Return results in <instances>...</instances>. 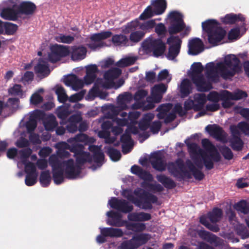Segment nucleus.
<instances>
[{
    "mask_svg": "<svg viewBox=\"0 0 249 249\" xmlns=\"http://www.w3.org/2000/svg\"><path fill=\"white\" fill-rule=\"evenodd\" d=\"M218 71L224 79H230L241 72L240 61L235 55L231 54L225 56L223 62L217 63L216 66L213 62L207 63L205 74L209 81L217 82L219 81Z\"/></svg>",
    "mask_w": 249,
    "mask_h": 249,
    "instance_id": "1",
    "label": "nucleus"
},
{
    "mask_svg": "<svg viewBox=\"0 0 249 249\" xmlns=\"http://www.w3.org/2000/svg\"><path fill=\"white\" fill-rule=\"evenodd\" d=\"M72 162V160L61 161L55 155L50 157L49 162L52 168L53 178L55 184L59 185L64 181V167H65V174L68 179H73L77 177L79 173H75Z\"/></svg>",
    "mask_w": 249,
    "mask_h": 249,
    "instance_id": "2",
    "label": "nucleus"
},
{
    "mask_svg": "<svg viewBox=\"0 0 249 249\" xmlns=\"http://www.w3.org/2000/svg\"><path fill=\"white\" fill-rule=\"evenodd\" d=\"M202 28L207 34L208 42L213 46H217L226 34V31L220 26V23L213 19L203 22Z\"/></svg>",
    "mask_w": 249,
    "mask_h": 249,
    "instance_id": "3",
    "label": "nucleus"
},
{
    "mask_svg": "<svg viewBox=\"0 0 249 249\" xmlns=\"http://www.w3.org/2000/svg\"><path fill=\"white\" fill-rule=\"evenodd\" d=\"M191 68L192 71L189 76L198 91L207 92L213 89L211 82L206 81L202 73L204 68L200 62L194 63Z\"/></svg>",
    "mask_w": 249,
    "mask_h": 249,
    "instance_id": "4",
    "label": "nucleus"
},
{
    "mask_svg": "<svg viewBox=\"0 0 249 249\" xmlns=\"http://www.w3.org/2000/svg\"><path fill=\"white\" fill-rule=\"evenodd\" d=\"M143 54H150L158 57L162 55L166 49L165 44L160 38L149 37L145 39L142 43Z\"/></svg>",
    "mask_w": 249,
    "mask_h": 249,
    "instance_id": "5",
    "label": "nucleus"
},
{
    "mask_svg": "<svg viewBox=\"0 0 249 249\" xmlns=\"http://www.w3.org/2000/svg\"><path fill=\"white\" fill-rule=\"evenodd\" d=\"M150 238L151 235L149 233L135 234L131 239L123 242L121 244L120 249H136L145 244Z\"/></svg>",
    "mask_w": 249,
    "mask_h": 249,
    "instance_id": "6",
    "label": "nucleus"
},
{
    "mask_svg": "<svg viewBox=\"0 0 249 249\" xmlns=\"http://www.w3.org/2000/svg\"><path fill=\"white\" fill-rule=\"evenodd\" d=\"M168 170L175 177L181 178H191L190 172L186 170L183 161L180 159H177L175 162L169 163Z\"/></svg>",
    "mask_w": 249,
    "mask_h": 249,
    "instance_id": "7",
    "label": "nucleus"
},
{
    "mask_svg": "<svg viewBox=\"0 0 249 249\" xmlns=\"http://www.w3.org/2000/svg\"><path fill=\"white\" fill-rule=\"evenodd\" d=\"M50 51L48 54V60L53 63L57 62L61 58L66 57L70 53L68 47L57 44L51 46Z\"/></svg>",
    "mask_w": 249,
    "mask_h": 249,
    "instance_id": "8",
    "label": "nucleus"
},
{
    "mask_svg": "<svg viewBox=\"0 0 249 249\" xmlns=\"http://www.w3.org/2000/svg\"><path fill=\"white\" fill-rule=\"evenodd\" d=\"M187 146L190 153L201 156L204 165L207 170H211L214 167L213 162L207 152L199 148L196 143H188Z\"/></svg>",
    "mask_w": 249,
    "mask_h": 249,
    "instance_id": "9",
    "label": "nucleus"
},
{
    "mask_svg": "<svg viewBox=\"0 0 249 249\" xmlns=\"http://www.w3.org/2000/svg\"><path fill=\"white\" fill-rule=\"evenodd\" d=\"M167 43L170 45L167 57L169 60H173L180 52L182 40L179 36H171L167 38Z\"/></svg>",
    "mask_w": 249,
    "mask_h": 249,
    "instance_id": "10",
    "label": "nucleus"
},
{
    "mask_svg": "<svg viewBox=\"0 0 249 249\" xmlns=\"http://www.w3.org/2000/svg\"><path fill=\"white\" fill-rule=\"evenodd\" d=\"M112 34L110 31H107L91 35L89 39L92 42L88 45L89 47L92 50L103 47L106 45L103 40L111 37Z\"/></svg>",
    "mask_w": 249,
    "mask_h": 249,
    "instance_id": "11",
    "label": "nucleus"
},
{
    "mask_svg": "<svg viewBox=\"0 0 249 249\" xmlns=\"http://www.w3.org/2000/svg\"><path fill=\"white\" fill-rule=\"evenodd\" d=\"M101 234L96 237V241L98 243L103 244L107 242L106 237H121L124 235V232L121 229L112 227L103 228L101 229Z\"/></svg>",
    "mask_w": 249,
    "mask_h": 249,
    "instance_id": "12",
    "label": "nucleus"
},
{
    "mask_svg": "<svg viewBox=\"0 0 249 249\" xmlns=\"http://www.w3.org/2000/svg\"><path fill=\"white\" fill-rule=\"evenodd\" d=\"M110 206L118 211L124 213H129L133 210V206L128 201L123 199L113 197L109 200Z\"/></svg>",
    "mask_w": 249,
    "mask_h": 249,
    "instance_id": "13",
    "label": "nucleus"
},
{
    "mask_svg": "<svg viewBox=\"0 0 249 249\" xmlns=\"http://www.w3.org/2000/svg\"><path fill=\"white\" fill-rule=\"evenodd\" d=\"M76 160V164L74 165V160L72 159H69L68 160H72V164L75 173L78 172L77 177L80 174L82 169V165H84L86 162L91 163L92 162V157L89 153L88 152H84L82 153L77 154V155H74Z\"/></svg>",
    "mask_w": 249,
    "mask_h": 249,
    "instance_id": "14",
    "label": "nucleus"
},
{
    "mask_svg": "<svg viewBox=\"0 0 249 249\" xmlns=\"http://www.w3.org/2000/svg\"><path fill=\"white\" fill-rule=\"evenodd\" d=\"M163 156L160 151L154 152L151 155L150 163L156 170L162 172L165 170L166 162L163 159Z\"/></svg>",
    "mask_w": 249,
    "mask_h": 249,
    "instance_id": "15",
    "label": "nucleus"
},
{
    "mask_svg": "<svg viewBox=\"0 0 249 249\" xmlns=\"http://www.w3.org/2000/svg\"><path fill=\"white\" fill-rule=\"evenodd\" d=\"M134 193L135 195L143 199L142 207L143 209H151L152 208L151 203H155L158 201V197L149 192L144 191L142 193H140L139 191L135 190Z\"/></svg>",
    "mask_w": 249,
    "mask_h": 249,
    "instance_id": "16",
    "label": "nucleus"
},
{
    "mask_svg": "<svg viewBox=\"0 0 249 249\" xmlns=\"http://www.w3.org/2000/svg\"><path fill=\"white\" fill-rule=\"evenodd\" d=\"M202 145L204 149L210 152L209 156L212 159L213 162H217L220 161L221 157L220 154L209 139H203L202 140Z\"/></svg>",
    "mask_w": 249,
    "mask_h": 249,
    "instance_id": "17",
    "label": "nucleus"
},
{
    "mask_svg": "<svg viewBox=\"0 0 249 249\" xmlns=\"http://www.w3.org/2000/svg\"><path fill=\"white\" fill-rule=\"evenodd\" d=\"M122 73V71L117 68H112L106 71L104 75L106 81L103 84L104 88L109 89L113 83V80L118 78Z\"/></svg>",
    "mask_w": 249,
    "mask_h": 249,
    "instance_id": "18",
    "label": "nucleus"
},
{
    "mask_svg": "<svg viewBox=\"0 0 249 249\" xmlns=\"http://www.w3.org/2000/svg\"><path fill=\"white\" fill-rule=\"evenodd\" d=\"M205 130L211 136L217 140L222 141L225 138L224 131L218 124H208L205 127Z\"/></svg>",
    "mask_w": 249,
    "mask_h": 249,
    "instance_id": "19",
    "label": "nucleus"
},
{
    "mask_svg": "<svg viewBox=\"0 0 249 249\" xmlns=\"http://www.w3.org/2000/svg\"><path fill=\"white\" fill-rule=\"evenodd\" d=\"M156 19H150L139 25L140 29L142 31H148L152 29L156 26ZM139 22L138 20L132 21L127 24V27L131 30L135 29L139 26Z\"/></svg>",
    "mask_w": 249,
    "mask_h": 249,
    "instance_id": "20",
    "label": "nucleus"
},
{
    "mask_svg": "<svg viewBox=\"0 0 249 249\" xmlns=\"http://www.w3.org/2000/svg\"><path fill=\"white\" fill-rule=\"evenodd\" d=\"M34 71L37 77L41 78L48 76L50 73L48 63L41 58L39 59L38 63L35 66Z\"/></svg>",
    "mask_w": 249,
    "mask_h": 249,
    "instance_id": "21",
    "label": "nucleus"
},
{
    "mask_svg": "<svg viewBox=\"0 0 249 249\" xmlns=\"http://www.w3.org/2000/svg\"><path fill=\"white\" fill-rule=\"evenodd\" d=\"M36 8V7L35 4L30 1H22L17 7L18 15L21 14L27 16L33 15Z\"/></svg>",
    "mask_w": 249,
    "mask_h": 249,
    "instance_id": "22",
    "label": "nucleus"
},
{
    "mask_svg": "<svg viewBox=\"0 0 249 249\" xmlns=\"http://www.w3.org/2000/svg\"><path fill=\"white\" fill-rule=\"evenodd\" d=\"M89 149L93 153L92 161L98 164L99 167L101 166L105 159V155L101 148L97 145H92L89 146Z\"/></svg>",
    "mask_w": 249,
    "mask_h": 249,
    "instance_id": "23",
    "label": "nucleus"
},
{
    "mask_svg": "<svg viewBox=\"0 0 249 249\" xmlns=\"http://www.w3.org/2000/svg\"><path fill=\"white\" fill-rule=\"evenodd\" d=\"M189 53L196 55L204 50V44L199 38H195L190 40L188 44Z\"/></svg>",
    "mask_w": 249,
    "mask_h": 249,
    "instance_id": "24",
    "label": "nucleus"
},
{
    "mask_svg": "<svg viewBox=\"0 0 249 249\" xmlns=\"http://www.w3.org/2000/svg\"><path fill=\"white\" fill-rule=\"evenodd\" d=\"M86 74L84 77V82L86 85L92 83L97 77L98 72L97 66L95 64L88 65L86 67Z\"/></svg>",
    "mask_w": 249,
    "mask_h": 249,
    "instance_id": "25",
    "label": "nucleus"
},
{
    "mask_svg": "<svg viewBox=\"0 0 249 249\" xmlns=\"http://www.w3.org/2000/svg\"><path fill=\"white\" fill-rule=\"evenodd\" d=\"M107 215L111 219H108L107 223L108 225L114 227H122L125 222L122 220V215L117 212L110 211L107 212Z\"/></svg>",
    "mask_w": 249,
    "mask_h": 249,
    "instance_id": "26",
    "label": "nucleus"
},
{
    "mask_svg": "<svg viewBox=\"0 0 249 249\" xmlns=\"http://www.w3.org/2000/svg\"><path fill=\"white\" fill-rule=\"evenodd\" d=\"M87 50L83 46H74L71 48V59L74 61H79L84 59L86 56Z\"/></svg>",
    "mask_w": 249,
    "mask_h": 249,
    "instance_id": "27",
    "label": "nucleus"
},
{
    "mask_svg": "<svg viewBox=\"0 0 249 249\" xmlns=\"http://www.w3.org/2000/svg\"><path fill=\"white\" fill-rule=\"evenodd\" d=\"M16 5H13L12 8H4L1 11L0 16L4 19L15 21L18 19V9L15 10L14 8Z\"/></svg>",
    "mask_w": 249,
    "mask_h": 249,
    "instance_id": "28",
    "label": "nucleus"
},
{
    "mask_svg": "<svg viewBox=\"0 0 249 249\" xmlns=\"http://www.w3.org/2000/svg\"><path fill=\"white\" fill-rule=\"evenodd\" d=\"M65 83L67 86H71L73 90L77 91L82 89L84 86V82L82 80L79 79L75 74H72L67 77Z\"/></svg>",
    "mask_w": 249,
    "mask_h": 249,
    "instance_id": "29",
    "label": "nucleus"
},
{
    "mask_svg": "<svg viewBox=\"0 0 249 249\" xmlns=\"http://www.w3.org/2000/svg\"><path fill=\"white\" fill-rule=\"evenodd\" d=\"M238 21H245V18L241 15L233 13L227 14L221 18V21L225 24H233Z\"/></svg>",
    "mask_w": 249,
    "mask_h": 249,
    "instance_id": "30",
    "label": "nucleus"
},
{
    "mask_svg": "<svg viewBox=\"0 0 249 249\" xmlns=\"http://www.w3.org/2000/svg\"><path fill=\"white\" fill-rule=\"evenodd\" d=\"M151 5L155 12L156 15L162 14L167 7L166 0H154L152 1Z\"/></svg>",
    "mask_w": 249,
    "mask_h": 249,
    "instance_id": "31",
    "label": "nucleus"
},
{
    "mask_svg": "<svg viewBox=\"0 0 249 249\" xmlns=\"http://www.w3.org/2000/svg\"><path fill=\"white\" fill-rule=\"evenodd\" d=\"M231 134L236 135H240V130L242 133L246 134L247 131H249V124L245 121H242L238 123L236 125H232L230 126Z\"/></svg>",
    "mask_w": 249,
    "mask_h": 249,
    "instance_id": "32",
    "label": "nucleus"
},
{
    "mask_svg": "<svg viewBox=\"0 0 249 249\" xmlns=\"http://www.w3.org/2000/svg\"><path fill=\"white\" fill-rule=\"evenodd\" d=\"M194 102L195 103L194 110L198 111L201 110L207 101L206 96L204 93H196L194 95Z\"/></svg>",
    "mask_w": 249,
    "mask_h": 249,
    "instance_id": "33",
    "label": "nucleus"
},
{
    "mask_svg": "<svg viewBox=\"0 0 249 249\" xmlns=\"http://www.w3.org/2000/svg\"><path fill=\"white\" fill-rule=\"evenodd\" d=\"M156 178L160 182L168 189H172L176 187V182L172 178L165 175H157Z\"/></svg>",
    "mask_w": 249,
    "mask_h": 249,
    "instance_id": "34",
    "label": "nucleus"
},
{
    "mask_svg": "<svg viewBox=\"0 0 249 249\" xmlns=\"http://www.w3.org/2000/svg\"><path fill=\"white\" fill-rule=\"evenodd\" d=\"M154 116L152 113L145 114L139 122L138 126L139 129L142 131H145L149 128L151 122L154 119Z\"/></svg>",
    "mask_w": 249,
    "mask_h": 249,
    "instance_id": "35",
    "label": "nucleus"
},
{
    "mask_svg": "<svg viewBox=\"0 0 249 249\" xmlns=\"http://www.w3.org/2000/svg\"><path fill=\"white\" fill-rule=\"evenodd\" d=\"M186 165L196 179L200 181L204 178L205 175L203 173L197 169L191 160H187Z\"/></svg>",
    "mask_w": 249,
    "mask_h": 249,
    "instance_id": "36",
    "label": "nucleus"
},
{
    "mask_svg": "<svg viewBox=\"0 0 249 249\" xmlns=\"http://www.w3.org/2000/svg\"><path fill=\"white\" fill-rule=\"evenodd\" d=\"M192 84L188 79L182 80L180 85V92L182 97L188 96L192 91Z\"/></svg>",
    "mask_w": 249,
    "mask_h": 249,
    "instance_id": "37",
    "label": "nucleus"
},
{
    "mask_svg": "<svg viewBox=\"0 0 249 249\" xmlns=\"http://www.w3.org/2000/svg\"><path fill=\"white\" fill-rule=\"evenodd\" d=\"M226 96L231 100L237 101L247 97L248 93L245 91L237 89L233 92L227 90Z\"/></svg>",
    "mask_w": 249,
    "mask_h": 249,
    "instance_id": "38",
    "label": "nucleus"
},
{
    "mask_svg": "<svg viewBox=\"0 0 249 249\" xmlns=\"http://www.w3.org/2000/svg\"><path fill=\"white\" fill-rule=\"evenodd\" d=\"M41 112L40 110H36V112L30 117L29 120L26 123V127L28 133H31L36 127L37 122L35 119L39 116V114Z\"/></svg>",
    "mask_w": 249,
    "mask_h": 249,
    "instance_id": "39",
    "label": "nucleus"
},
{
    "mask_svg": "<svg viewBox=\"0 0 249 249\" xmlns=\"http://www.w3.org/2000/svg\"><path fill=\"white\" fill-rule=\"evenodd\" d=\"M185 27L184 22H171L168 32L171 36L181 32Z\"/></svg>",
    "mask_w": 249,
    "mask_h": 249,
    "instance_id": "40",
    "label": "nucleus"
},
{
    "mask_svg": "<svg viewBox=\"0 0 249 249\" xmlns=\"http://www.w3.org/2000/svg\"><path fill=\"white\" fill-rule=\"evenodd\" d=\"M223 214L221 209L215 208L212 212L208 213V217L211 222L213 223H216L219 221Z\"/></svg>",
    "mask_w": 249,
    "mask_h": 249,
    "instance_id": "41",
    "label": "nucleus"
},
{
    "mask_svg": "<svg viewBox=\"0 0 249 249\" xmlns=\"http://www.w3.org/2000/svg\"><path fill=\"white\" fill-rule=\"evenodd\" d=\"M65 148L70 150L71 152L74 153V155H77L80 153H82L84 151V146L82 144L75 142L71 145H70L65 143Z\"/></svg>",
    "mask_w": 249,
    "mask_h": 249,
    "instance_id": "42",
    "label": "nucleus"
},
{
    "mask_svg": "<svg viewBox=\"0 0 249 249\" xmlns=\"http://www.w3.org/2000/svg\"><path fill=\"white\" fill-rule=\"evenodd\" d=\"M233 136V139L231 141V147L233 150L240 151L242 150L244 143L240 138V135H236L231 134Z\"/></svg>",
    "mask_w": 249,
    "mask_h": 249,
    "instance_id": "43",
    "label": "nucleus"
},
{
    "mask_svg": "<svg viewBox=\"0 0 249 249\" xmlns=\"http://www.w3.org/2000/svg\"><path fill=\"white\" fill-rule=\"evenodd\" d=\"M39 181L41 186L43 187H47L50 185L51 181V177L49 170L41 172L39 177Z\"/></svg>",
    "mask_w": 249,
    "mask_h": 249,
    "instance_id": "44",
    "label": "nucleus"
},
{
    "mask_svg": "<svg viewBox=\"0 0 249 249\" xmlns=\"http://www.w3.org/2000/svg\"><path fill=\"white\" fill-rule=\"evenodd\" d=\"M57 125L55 117L53 115H50L44 122V125L46 130H53Z\"/></svg>",
    "mask_w": 249,
    "mask_h": 249,
    "instance_id": "45",
    "label": "nucleus"
},
{
    "mask_svg": "<svg viewBox=\"0 0 249 249\" xmlns=\"http://www.w3.org/2000/svg\"><path fill=\"white\" fill-rule=\"evenodd\" d=\"M128 40L124 35H115L112 37V42L116 46L125 45Z\"/></svg>",
    "mask_w": 249,
    "mask_h": 249,
    "instance_id": "46",
    "label": "nucleus"
},
{
    "mask_svg": "<svg viewBox=\"0 0 249 249\" xmlns=\"http://www.w3.org/2000/svg\"><path fill=\"white\" fill-rule=\"evenodd\" d=\"M55 93L57 95L58 100L60 103H64L68 99L64 88L61 86H57Z\"/></svg>",
    "mask_w": 249,
    "mask_h": 249,
    "instance_id": "47",
    "label": "nucleus"
},
{
    "mask_svg": "<svg viewBox=\"0 0 249 249\" xmlns=\"http://www.w3.org/2000/svg\"><path fill=\"white\" fill-rule=\"evenodd\" d=\"M126 229L135 232H142L146 229L145 224L142 223H131L126 225Z\"/></svg>",
    "mask_w": 249,
    "mask_h": 249,
    "instance_id": "48",
    "label": "nucleus"
},
{
    "mask_svg": "<svg viewBox=\"0 0 249 249\" xmlns=\"http://www.w3.org/2000/svg\"><path fill=\"white\" fill-rule=\"evenodd\" d=\"M107 155L113 161L119 160L122 157L120 151L113 147H109L107 152Z\"/></svg>",
    "mask_w": 249,
    "mask_h": 249,
    "instance_id": "49",
    "label": "nucleus"
},
{
    "mask_svg": "<svg viewBox=\"0 0 249 249\" xmlns=\"http://www.w3.org/2000/svg\"><path fill=\"white\" fill-rule=\"evenodd\" d=\"M18 29V26L14 23L5 22L4 31L5 34L7 35H14Z\"/></svg>",
    "mask_w": 249,
    "mask_h": 249,
    "instance_id": "50",
    "label": "nucleus"
},
{
    "mask_svg": "<svg viewBox=\"0 0 249 249\" xmlns=\"http://www.w3.org/2000/svg\"><path fill=\"white\" fill-rule=\"evenodd\" d=\"M155 15H156V14H155V12L152 7V5H150L148 6L140 15L139 19L144 20L150 18Z\"/></svg>",
    "mask_w": 249,
    "mask_h": 249,
    "instance_id": "51",
    "label": "nucleus"
},
{
    "mask_svg": "<svg viewBox=\"0 0 249 249\" xmlns=\"http://www.w3.org/2000/svg\"><path fill=\"white\" fill-rule=\"evenodd\" d=\"M236 209L244 214L249 213V204L246 200H242L235 205Z\"/></svg>",
    "mask_w": 249,
    "mask_h": 249,
    "instance_id": "52",
    "label": "nucleus"
},
{
    "mask_svg": "<svg viewBox=\"0 0 249 249\" xmlns=\"http://www.w3.org/2000/svg\"><path fill=\"white\" fill-rule=\"evenodd\" d=\"M136 59L133 57H128L120 59L117 62L116 65L120 68H124L133 65L135 62Z\"/></svg>",
    "mask_w": 249,
    "mask_h": 249,
    "instance_id": "53",
    "label": "nucleus"
},
{
    "mask_svg": "<svg viewBox=\"0 0 249 249\" xmlns=\"http://www.w3.org/2000/svg\"><path fill=\"white\" fill-rule=\"evenodd\" d=\"M200 237L204 239H208L211 242H216L219 239L215 235L205 230H200L198 232Z\"/></svg>",
    "mask_w": 249,
    "mask_h": 249,
    "instance_id": "54",
    "label": "nucleus"
},
{
    "mask_svg": "<svg viewBox=\"0 0 249 249\" xmlns=\"http://www.w3.org/2000/svg\"><path fill=\"white\" fill-rule=\"evenodd\" d=\"M145 35V33L142 31H136L132 32L129 36V39L133 42H138L142 39Z\"/></svg>",
    "mask_w": 249,
    "mask_h": 249,
    "instance_id": "55",
    "label": "nucleus"
},
{
    "mask_svg": "<svg viewBox=\"0 0 249 249\" xmlns=\"http://www.w3.org/2000/svg\"><path fill=\"white\" fill-rule=\"evenodd\" d=\"M168 18L171 20V22H184L182 14L176 11L171 12Z\"/></svg>",
    "mask_w": 249,
    "mask_h": 249,
    "instance_id": "56",
    "label": "nucleus"
},
{
    "mask_svg": "<svg viewBox=\"0 0 249 249\" xmlns=\"http://www.w3.org/2000/svg\"><path fill=\"white\" fill-rule=\"evenodd\" d=\"M74 140L75 142H83L86 144L88 143H92L94 142L93 139L89 138L87 135L85 134L77 135L75 136Z\"/></svg>",
    "mask_w": 249,
    "mask_h": 249,
    "instance_id": "57",
    "label": "nucleus"
},
{
    "mask_svg": "<svg viewBox=\"0 0 249 249\" xmlns=\"http://www.w3.org/2000/svg\"><path fill=\"white\" fill-rule=\"evenodd\" d=\"M227 90H225L223 94H221V100L222 101V106L224 108H229L233 105V103L231 102V98H227L226 96Z\"/></svg>",
    "mask_w": 249,
    "mask_h": 249,
    "instance_id": "58",
    "label": "nucleus"
},
{
    "mask_svg": "<svg viewBox=\"0 0 249 249\" xmlns=\"http://www.w3.org/2000/svg\"><path fill=\"white\" fill-rule=\"evenodd\" d=\"M220 150L225 159L231 160L233 158V153L229 147L225 146L221 147Z\"/></svg>",
    "mask_w": 249,
    "mask_h": 249,
    "instance_id": "59",
    "label": "nucleus"
},
{
    "mask_svg": "<svg viewBox=\"0 0 249 249\" xmlns=\"http://www.w3.org/2000/svg\"><path fill=\"white\" fill-rule=\"evenodd\" d=\"M25 172L27 175H37L34 163L29 161L25 165Z\"/></svg>",
    "mask_w": 249,
    "mask_h": 249,
    "instance_id": "60",
    "label": "nucleus"
},
{
    "mask_svg": "<svg viewBox=\"0 0 249 249\" xmlns=\"http://www.w3.org/2000/svg\"><path fill=\"white\" fill-rule=\"evenodd\" d=\"M221 94L215 91L210 92L206 97L207 100L214 103H217L221 99Z\"/></svg>",
    "mask_w": 249,
    "mask_h": 249,
    "instance_id": "61",
    "label": "nucleus"
},
{
    "mask_svg": "<svg viewBox=\"0 0 249 249\" xmlns=\"http://www.w3.org/2000/svg\"><path fill=\"white\" fill-rule=\"evenodd\" d=\"M70 114L69 109L65 107H61L57 112V116L58 118L62 120H66Z\"/></svg>",
    "mask_w": 249,
    "mask_h": 249,
    "instance_id": "62",
    "label": "nucleus"
},
{
    "mask_svg": "<svg viewBox=\"0 0 249 249\" xmlns=\"http://www.w3.org/2000/svg\"><path fill=\"white\" fill-rule=\"evenodd\" d=\"M234 110L236 112L239 113L243 117L249 121V108H242L239 107H235Z\"/></svg>",
    "mask_w": 249,
    "mask_h": 249,
    "instance_id": "63",
    "label": "nucleus"
},
{
    "mask_svg": "<svg viewBox=\"0 0 249 249\" xmlns=\"http://www.w3.org/2000/svg\"><path fill=\"white\" fill-rule=\"evenodd\" d=\"M85 93V90H82L78 93L71 95L69 98V101L72 103H74L80 101L83 98Z\"/></svg>",
    "mask_w": 249,
    "mask_h": 249,
    "instance_id": "64",
    "label": "nucleus"
}]
</instances>
